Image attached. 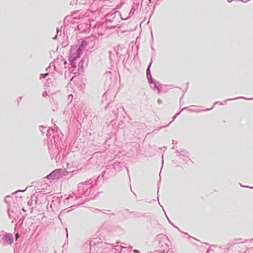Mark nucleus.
Segmentation results:
<instances>
[{
  "label": "nucleus",
  "mask_w": 253,
  "mask_h": 253,
  "mask_svg": "<svg viewBox=\"0 0 253 253\" xmlns=\"http://www.w3.org/2000/svg\"><path fill=\"white\" fill-rule=\"evenodd\" d=\"M16 237L17 238V237H18V234H17V235H16Z\"/></svg>",
  "instance_id": "2"
},
{
  "label": "nucleus",
  "mask_w": 253,
  "mask_h": 253,
  "mask_svg": "<svg viewBox=\"0 0 253 253\" xmlns=\"http://www.w3.org/2000/svg\"><path fill=\"white\" fill-rule=\"evenodd\" d=\"M55 171H53L50 173L49 175H47V178L48 179H51L53 176L55 175Z\"/></svg>",
  "instance_id": "1"
}]
</instances>
